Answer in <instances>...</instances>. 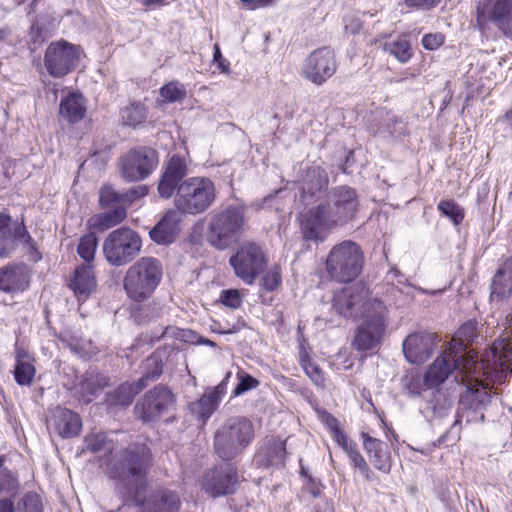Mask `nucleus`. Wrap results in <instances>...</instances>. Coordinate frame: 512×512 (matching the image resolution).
Here are the masks:
<instances>
[{
  "label": "nucleus",
  "mask_w": 512,
  "mask_h": 512,
  "mask_svg": "<svg viewBox=\"0 0 512 512\" xmlns=\"http://www.w3.org/2000/svg\"><path fill=\"white\" fill-rule=\"evenodd\" d=\"M150 459V449L145 444H135L119 451L109 462L108 472L121 485L123 498L138 493Z\"/></svg>",
  "instance_id": "1"
},
{
  "label": "nucleus",
  "mask_w": 512,
  "mask_h": 512,
  "mask_svg": "<svg viewBox=\"0 0 512 512\" xmlns=\"http://www.w3.org/2000/svg\"><path fill=\"white\" fill-rule=\"evenodd\" d=\"M328 198L332 203L322 202L302 212L300 224H336L338 219L353 220L359 205L353 188L346 185L333 187Z\"/></svg>",
  "instance_id": "2"
},
{
  "label": "nucleus",
  "mask_w": 512,
  "mask_h": 512,
  "mask_svg": "<svg viewBox=\"0 0 512 512\" xmlns=\"http://www.w3.org/2000/svg\"><path fill=\"white\" fill-rule=\"evenodd\" d=\"M163 265L158 258L143 256L128 267L123 277V288L134 302L149 299L163 278Z\"/></svg>",
  "instance_id": "3"
},
{
  "label": "nucleus",
  "mask_w": 512,
  "mask_h": 512,
  "mask_svg": "<svg viewBox=\"0 0 512 512\" xmlns=\"http://www.w3.org/2000/svg\"><path fill=\"white\" fill-rule=\"evenodd\" d=\"M253 422L245 416L227 418L214 433V451L224 461H231L252 443Z\"/></svg>",
  "instance_id": "4"
},
{
  "label": "nucleus",
  "mask_w": 512,
  "mask_h": 512,
  "mask_svg": "<svg viewBox=\"0 0 512 512\" xmlns=\"http://www.w3.org/2000/svg\"><path fill=\"white\" fill-rule=\"evenodd\" d=\"M488 351L489 349L484 352L481 362H477V368L472 369V373L465 378L463 384L466 385L467 390L460 399V405L463 407L477 410L490 402L488 387L478 379L480 370H483V374L495 377L498 381L505 380L508 375L512 374V360L507 362V367H504L499 362L493 363L485 359Z\"/></svg>",
  "instance_id": "5"
},
{
  "label": "nucleus",
  "mask_w": 512,
  "mask_h": 512,
  "mask_svg": "<svg viewBox=\"0 0 512 512\" xmlns=\"http://www.w3.org/2000/svg\"><path fill=\"white\" fill-rule=\"evenodd\" d=\"M476 368V359L458 355L455 347H448L429 366L424 375V386L437 387L449 376H453L457 383H464L465 378L472 373V369Z\"/></svg>",
  "instance_id": "6"
},
{
  "label": "nucleus",
  "mask_w": 512,
  "mask_h": 512,
  "mask_svg": "<svg viewBox=\"0 0 512 512\" xmlns=\"http://www.w3.org/2000/svg\"><path fill=\"white\" fill-rule=\"evenodd\" d=\"M363 266V251L357 243L351 240L334 245L325 262L328 275L338 282L353 281L360 275Z\"/></svg>",
  "instance_id": "7"
},
{
  "label": "nucleus",
  "mask_w": 512,
  "mask_h": 512,
  "mask_svg": "<svg viewBox=\"0 0 512 512\" xmlns=\"http://www.w3.org/2000/svg\"><path fill=\"white\" fill-rule=\"evenodd\" d=\"M147 185H137L119 193L110 186L102 187L99 192V203L105 211L91 217L87 224H120L127 216V207L137 199L148 194Z\"/></svg>",
  "instance_id": "8"
},
{
  "label": "nucleus",
  "mask_w": 512,
  "mask_h": 512,
  "mask_svg": "<svg viewBox=\"0 0 512 512\" xmlns=\"http://www.w3.org/2000/svg\"><path fill=\"white\" fill-rule=\"evenodd\" d=\"M216 188L206 177H190L182 182L175 193V207L183 214L197 215L205 212L215 201Z\"/></svg>",
  "instance_id": "9"
},
{
  "label": "nucleus",
  "mask_w": 512,
  "mask_h": 512,
  "mask_svg": "<svg viewBox=\"0 0 512 512\" xmlns=\"http://www.w3.org/2000/svg\"><path fill=\"white\" fill-rule=\"evenodd\" d=\"M142 249L140 235L128 226L112 231L103 243V253L107 262L116 267L132 262Z\"/></svg>",
  "instance_id": "10"
},
{
  "label": "nucleus",
  "mask_w": 512,
  "mask_h": 512,
  "mask_svg": "<svg viewBox=\"0 0 512 512\" xmlns=\"http://www.w3.org/2000/svg\"><path fill=\"white\" fill-rule=\"evenodd\" d=\"M387 309L383 303H376L360 317L362 322L355 332L352 346L357 351H369L377 347L385 332Z\"/></svg>",
  "instance_id": "11"
},
{
  "label": "nucleus",
  "mask_w": 512,
  "mask_h": 512,
  "mask_svg": "<svg viewBox=\"0 0 512 512\" xmlns=\"http://www.w3.org/2000/svg\"><path fill=\"white\" fill-rule=\"evenodd\" d=\"M376 303H383L378 299L369 298L368 288L355 283L335 292L333 309L345 318H360L366 314L368 308Z\"/></svg>",
  "instance_id": "12"
},
{
  "label": "nucleus",
  "mask_w": 512,
  "mask_h": 512,
  "mask_svg": "<svg viewBox=\"0 0 512 512\" xmlns=\"http://www.w3.org/2000/svg\"><path fill=\"white\" fill-rule=\"evenodd\" d=\"M81 48L64 39L51 42L44 54V67L53 78H62L77 67Z\"/></svg>",
  "instance_id": "13"
},
{
  "label": "nucleus",
  "mask_w": 512,
  "mask_h": 512,
  "mask_svg": "<svg viewBox=\"0 0 512 512\" xmlns=\"http://www.w3.org/2000/svg\"><path fill=\"white\" fill-rule=\"evenodd\" d=\"M230 265L237 277L246 284L252 285L257 276L263 272L267 265L266 256L262 248L254 242H245L230 257Z\"/></svg>",
  "instance_id": "14"
},
{
  "label": "nucleus",
  "mask_w": 512,
  "mask_h": 512,
  "mask_svg": "<svg viewBox=\"0 0 512 512\" xmlns=\"http://www.w3.org/2000/svg\"><path fill=\"white\" fill-rule=\"evenodd\" d=\"M476 12L481 31L493 24L506 38L512 39V0H480Z\"/></svg>",
  "instance_id": "15"
},
{
  "label": "nucleus",
  "mask_w": 512,
  "mask_h": 512,
  "mask_svg": "<svg viewBox=\"0 0 512 512\" xmlns=\"http://www.w3.org/2000/svg\"><path fill=\"white\" fill-rule=\"evenodd\" d=\"M158 165V153L149 147H137L121 158V174L127 182L148 178Z\"/></svg>",
  "instance_id": "16"
},
{
  "label": "nucleus",
  "mask_w": 512,
  "mask_h": 512,
  "mask_svg": "<svg viewBox=\"0 0 512 512\" xmlns=\"http://www.w3.org/2000/svg\"><path fill=\"white\" fill-rule=\"evenodd\" d=\"M173 404L172 392L167 387L158 385L136 403L134 411L137 418L143 422H153L166 413Z\"/></svg>",
  "instance_id": "17"
},
{
  "label": "nucleus",
  "mask_w": 512,
  "mask_h": 512,
  "mask_svg": "<svg viewBox=\"0 0 512 512\" xmlns=\"http://www.w3.org/2000/svg\"><path fill=\"white\" fill-rule=\"evenodd\" d=\"M336 69L333 50L322 47L309 54L303 64L302 73L305 79L320 86L335 74Z\"/></svg>",
  "instance_id": "18"
},
{
  "label": "nucleus",
  "mask_w": 512,
  "mask_h": 512,
  "mask_svg": "<svg viewBox=\"0 0 512 512\" xmlns=\"http://www.w3.org/2000/svg\"><path fill=\"white\" fill-rule=\"evenodd\" d=\"M237 483L236 467L226 464L207 471L201 480V487L210 496L221 497L234 493Z\"/></svg>",
  "instance_id": "19"
},
{
  "label": "nucleus",
  "mask_w": 512,
  "mask_h": 512,
  "mask_svg": "<svg viewBox=\"0 0 512 512\" xmlns=\"http://www.w3.org/2000/svg\"><path fill=\"white\" fill-rule=\"evenodd\" d=\"M188 171L186 159L178 154L172 155L162 166L157 188L160 197L171 198L187 179Z\"/></svg>",
  "instance_id": "20"
},
{
  "label": "nucleus",
  "mask_w": 512,
  "mask_h": 512,
  "mask_svg": "<svg viewBox=\"0 0 512 512\" xmlns=\"http://www.w3.org/2000/svg\"><path fill=\"white\" fill-rule=\"evenodd\" d=\"M231 376L228 372L225 378L215 387L208 388L205 393L196 401L189 404L188 408L203 425L207 423L212 414L217 410L223 396L226 393L227 382Z\"/></svg>",
  "instance_id": "21"
},
{
  "label": "nucleus",
  "mask_w": 512,
  "mask_h": 512,
  "mask_svg": "<svg viewBox=\"0 0 512 512\" xmlns=\"http://www.w3.org/2000/svg\"><path fill=\"white\" fill-rule=\"evenodd\" d=\"M328 186V172L320 166L311 167L307 170L300 187V203L308 206L317 202L320 196L327 191Z\"/></svg>",
  "instance_id": "22"
},
{
  "label": "nucleus",
  "mask_w": 512,
  "mask_h": 512,
  "mask_svg": "<svg viewBox=\"0 0 512 512\" xmlns=\"http://www.w3.org/2000/svg\"><path fill=\"white\" fill-rule=\"evenodd\" d=\"M435 346V337L431 333H412L403 342V353L408 362L422 364L429 359Z\"/></svg>",
  "instance_id": "23"
},
{
  "label": "nucleus",
  "mask_w": 512,
  "mask_h": 512,
  "mask_svg": "<svg viewBox=\"0 0 512 512\" xmlns=\"http://www.w3.org/2000/svg\"><path fill=\"white\" fill-rule=\"evenodd\" d=\"M360 437L363 442V449L372 465L383 473H390L392 458L387 444L380 439L370 436L367 432H361Z\"/></svg>",
  "instance_id": "24"
},
{
  "label": "nucleus",
  "mask_w": 512,
  "mask_h": 512,
  "mask_svg": "<svg viewBox=\"0 0 512 512\" xmlns=\"http://www.w3.org/2000/svg\"><path fill=\"white\" fill-rule=\"evenodd\" d=\"M29 282V271L23 264H8L0 268V291L2 292H23L29 287Z\"/></svg>",
  "instance_id": "25"
},
{
  "label": "nucleus",
  "mask_w": 512,
  "mask_h": 512,
  "mask_svg": "<svg viewBox=\"0 0 512 512\" xmlns=\"http://www.w3.org/2000/svg\"><path fill=\"white\" fill-rule=\"evenodd\" d=\"M148 363L156 365V371L153 372L151 378L154 379L162 373V369L158 367L156 358L148 359ZM150 379V376L146 374L138 382L135 383H123L114 392L107 395V402L110 405L128 406L132 403L134 397L144 388L145 380Z\"/></svg>",
  "instance_id": "26"
},
{
  "label": "nucleus",
  "mask_w": 512,
  "mask_h": 512,
  "mask_svg": "<svg viewBox=\"0 0 512 512\" xmlns=\"http://www.w3.org/2000/svg\"><path fill=\"white\" fill-rule=\"evenodd\" d=\"M97 287V280L91 265H79L69 281V288L78 301L87 300Z\"/></svg>",
  "instance_id": "27"
},
{
  "label": "nucleus",
  "mask_w": 512,
  "mask_h": 512,
  "mask_svg": "<svg viewBox=\"0 0 512 512\" xmlns=\"http://www.w3.org/2000/svg\"><path fill=\"white\" fill-rule=\"evenodd\" d=\"M50 425L62 438L75 437L79 434L82 428L80 416L77 413L62 407H56L52 411Z\"/></svg>",
  "instance_id": "28"
},
{
  "label": "nucleus",
  "mask_w": 512,
  "mask_h": 512,
  "mask_svg": "<svg viewBox=\"0 0 512 512\" xmlns=\"http://www.w3.org/2000/svg\"><path fill=\"white\" fill-rule=\"evenodd\" d=\"M32 241L26 226H0V258L8 257L18 245L32 247Z\"/></svg>",
  "instance_id": "29"
},
{
  "label": "nucleus",
  "mask_w": 512,
  "mask_h": 512,
  "mask_svg": "<svg viewBox=\"0 0 512 512\" xmlns=\"http://www.w3.org/2000/svg\"><path fill=\"white\" fill-rule=\"evenodd\" d=\"M205 232L208 243L219 250H224L236 243L243 234L242 226H207Z\"/></svg>",
  "instance_id": "30"
},
{
  "label": "nucleus",
  "mask_w": 512,
  "mask_h": 512,
  "mask_svg": "<svg viewBox=\"0 0 512 512\" xmlns=\"http://www.w3.org/2000/svg\"><path fill=\"white\" fill-rule=\"evenodd\" d=\"M60 115L69 123L81 121L86 113L84 98L80 93H70L63 98L59 107Z\"/></svg>",
  "instance_id": "31"
},
{
  "label": "nucleus",
  "mask_w": 512,
  "mask_h": 512,
  "mask_svg": "<svg viewBox=\"0 0 512 512\" xmlns=\"http://www.w3.org/2000/svg\"><path fill=\"white\" fill-rule=\"evenodd\" d=\"M340 447L345 451L350 464L360 472L366 481L372 482L376 479L375 473L370 468L363 455L359 452L354 441L349 439Z\"/></svg>",
  "instance_id": "32"
},
{
  "label": "nucleus",
  "mask_w": 512,
  "mask_h": 512,
  "mask_svg": "<svg viewBox=\"0 0 512 512\" xmlns=\"http://www.w3.org/2000/svg\"><path fill=\"white\" fill-rule=\"evenodd\" d=\"M108 385V379L95 373H87L80 381L78 391L84 403H90L97 393Z\"/></svg>",
  "instance_id": "33"
},
{
  "label": "nucleus",
  "mask_w": 512,
  "mask_h": 512,
  "mask_svg": "<svg viewBox=\"0 0 512 512\" xmlns=\"http://www.w3.org/2000/svg\"><path fill=\"white\" fill-rule=\"evenodd\" d=\"M478 336V324L476 321L470 320L464 323L457 331L458 340L454 339V343L449 347H455L458 351V355H464L465 357H474L467 351V344L472 343Z\"/></svg>",
  "instance_id": "34"
},
{
  "label": "nucleus",
  "mask_w": 512,
  "mask_h": 512,
  "mask_svg": "<svg viewBox=\"0 0 512 512\" xmlns=\"http://www.w3.org/2000/svg\"><path fill=\"white\" fill-rule=\"evenodd\" d=\"M36 374V369L30 357L25 352H19L14 367V378L18 385L30 386Z\"/></svg>",
  "instance_id": "35"
},
{
  "label": "nucleus",
  "mask_w": 512,
  "mask_h": 512,
  "mask_svg": "<svg viewBox=\"0 0 512 512\" xmlns=\"http://www.w3.org/2000/svg\"><path fill=\"white\" fill-rule=\"evenodd\" d=\"M383 50L403 64L407 63L413 56L411 43L406 35H401L396 39L385 42Z\"/></svg>",
  "instance_id": "36"
},
{
  "label": "nucleus",
  "mask_w": 512,
  "mask_h": 512,
  "mask_svg": "<svg viewBox=\"0 0 512 512\" xmlns=\"http://www.w3.org/2000/svg\"><path fill=\"white\" fill-rule=\"evenodd\" d=\"M84 447L92 453L111 454L114 444L104 432H92L85 436Z\"/></svg>",
  "instance_id": "37"
},
{
  "label": "nucleus",
  "mask_w": 512,
  "mask_h": 512,
  "mask_svg": "<svg viewBox=\"0 0 512 512\" xmlns=\"http://www.w3.org/2000/svg\"><path fill=\"white\" fill-rule=\"evenodd\" d=\"M329 233L328 226H300L302 245L307 249H311L313 246L317 247L324 242Z\"/></svg>",
  "instance_id": "38"
},
{
  "label": "nucleus",
  "mask_w": 512,
  "mask_h": 512,
  "mask_svg": "<svg viewBox=\"0 0 512 512\" xmlns=\"http://www.w3.org/2000/svg\"><path fill=\"white\" fill-rule=\"evenodd\" d=\"M246 208L240 204H232L221 208L215 214L216 224H243Z\"/></svg>",
  "instance_id": "39"
},
{
  "label": "nucleus",
  "mask_w": 512,
  "mask_h": 512,
  "mask_svg": "<svg viewBox=\"0 0 512 512\" xmlns=\"http://www.w3.org/2000/svg\"><path fill=\"white\" fill-rule=\"evenodd\" d=\"M147 117V110L141 103H132L121 110V118L126 126L137 127Z\"/></svg>",
  "instance_id": "40"
},
{
  "label": "nucleus",
  "mask_w": 512,
  "mask_h": 512,
  "mask_svg": "<svg viewBox=\"0 0 512 512\" xmlns=\"http://www.w3.org/2000/svg\"><path fill=\"white\" fill-rule=\"evenodd\" d=\"M61 341L71 350V352L81 358L88 357L93 353L92 342L88 339L75 335H68L62 337Z\"/></svg>",
  "instance_id": "41"
},
{
  "label": "nucleus",
  "mask_w": 512,
  "mask_h": 512,
  "mask_svg": "<svg viewBox=\"0 0 512 512\" xmlns=\"http://www.w3.org/2000/svg\"><path fill=\"white\" fill-rule=\"evenodd\" d=\"M159 94L164 102H182L186 98V88L179 81H171L160 88Z\"/></svg>",
  "instance_id": "42"
},
{
  "label": "nucleus",
  "mask_w": 512,
  "mask_h": 512,
  "mask_svg": "<svg viewBox=\"0 0 512 512\" xmlns=\"http://www.w3.org/2000/svg\"><path fill=\"white\" fill-rule=\"evenodd\" d=\"M179 231L178 226H153L149 235L157 244L168 245L176 240Z\"/></svg>",
  "instance_id": "43"
},
{
  "label": "nucleus",
  "mask_w": 512,
  "mask_h": 512,
  "mask_svg": "<svg viewBox=\"0 0 512 512\" xmlns=\"http://www.w3.org/2000/svg\"><path fill=\"white\" fill-rule=\"evenodd\" d=\"M97 245L98 239L95 234L89 233L81 237L77 252L78 255L87 263V265H90V263L94 260Z\"/></svg>",
  "instance_id": "44"
},
{
  "label": "nucleus",
  "mask_w": 512,
  "mask_h": 512,
  "mask_svg": "<svg viewBox=\"0 0 512 512\" xmlns=\"http://www.w3.org/2000/svg\"><path fill=\"white\" fill-rule=\"evenodd\" d=\"M438 210L453 224H461L464 219V209L454 200H441L438 204Z\"/></svg>",
  "instance_id": "45"
},
{
  "label": "nucleus",
  "mask_w": 512,
  "mask_h": 512,
  "mask_svg": "<svg viewBox=\"0 0 512 512\" xmlns=\"http://www.w3.org/2000/svg\"><path fill=\"white\" fill-rule=\"evenodd\" d=\"M17 512H43L40 496L34 492L26 493L17 504Z\"/></svg>",
  "instance_id": "46"
},
{
  "label": "nucleus",
  "mask_w": 512,
  "mask_h": 512,
  "mask_svg": "<svg viewBox=\"0 0 512 512\" xmlns=\"http://www.w3.org/2000/svg\"><path fill=\"white\" fill-rule=\"evenodd\" d=\"M286 448L285 444L281 441L273 442L267 447V462L271 466L284 467Z\"/></svg>",
  "instance_id": "47"
},
{
  "label": "nucleus",
  "mask_w": 512,
  "mask_h": 512,
  "mask_svg": "<svg viewBox=\"0 0 512 512\" xmlns=\"http://www.w3.org/2000/svg\"><path fill=\"white\" fill-rule=\"evenodd\" d=\"M322 421L329 429L333 439L339 446L349 440L345 432L340 428L338 420L333 415L328 412H324L322 414Z\"/></svg>",
  "instance_id": "48"
},
{
  "label": "nucleus",
  "mask_w": 512,
  "mask_h": 512,
  "mask_svg": "<svg viewBox=\"0 0 512 512\" xmlns=\"http://www.w3.org/2000/svg\"><path fill=\"white\" fill-rule=\"evenodd\" d=\"M301 366L303 367L306 375L318 387L324 386V377L320 367L311 361L308 357L301 359Z\"/></svg>",
  "instance_id": "49"
},
{
  "label": "nucleus",
  "mask_w": 512,
  "mask_h": 512,
  "mask_svg": "<svg viewBox=\"0 0 512 512\" xmlns=\"http://www.w3.org/2000/svg\"><path fill=\"white\" fill-rule=\"evenodd\" d=\"M300 474L304 478L303 491L309 493L314 498L320 497L321 482L313 478L303 466H301Z\"/></svg>",
  "instance_id": "50"
},
{
  "label": "nucleus",
  "mask_w": 512,
  "mask_h": 512,
  "mask_svg": "<svg viewBox=\"0 0 512 512\" xmlns=\"http://www.w3.org/2000/svg\"><path fill=\"white\" fill-rule=\"evenodd\" d=\"M282 278L277 266L272 267L261 279V286L267 291L275 290L281 284Z\"/></svg>",
  "instance_id": "51"
},
{
  "label": "nucleus",
  "mask_w": 512,
  "mask_h": 512,
  "mask_svg": "<svg viewBox=\"0 0 512 512\" xmlns=\"http://www.w3.org/2000/svg\"><path fill=\"white\" fill-rule=\"evenodd\" d=\"M19 487V483L17 478L6 469L0 475V492L8 493L14 495Z\"/></svg>",
  "instance_id": "52"
},
{
  "label": "nucleus",
  "mask_w": 512,
  "mask_h": 512,
  "mask_svg": "<svg viewBox=\"0 0 512 512\" xmlns=\"http://www.w3.org/2000/svg\"><path fill=\"white\" fill-rule=\"evenodd\" d=\"M238 378L239 383L232 392L233 396H239L248 390L256 388L259 384L258 380L245 373H238Z\"/></svg>",
  "instance_id": "53"
},
{
  "label": "nucleus",
  "mask_w": 512,
  "mask_h": 512,
  "mask_svg": "<svg viewBox=\"0 0 512 512\" xmlns=\"http://www.w3.org/2000/svg\"><path fill=\"white\" fill-rule=\"evenodd\" d=\"M220 301L223 305L232 309H237L242 305V297L236 289L223 290L220 295Z\"/></svg>",
  "instance_id": "54"
},
{
  "label": "nucleus",
  "mask_w": 512,
  "mask_h": 512,
  "mask_svg": "<svg viewBox=\"0 0 512 512\" xmlns=\"http://www.w3.org/2000/svg\"><path fill=\"white\" fill-rule=\"evenodd\" d=\"M190 336H192V331L190 330L167 326L162 332V334L159 337H157V340H160L161 338L170 337L183 341H191Z\"/></svg>",
  "instance_id": "55"
},
{
  "label": "nucleus",
  "mask_w": 512,
  "mask_h": 512,
  "mask_svg": "<svg viewBox=\"0 0 512 512\" xmlns=\"http://www.w3.org/2000/svg\"><path fill=\"white\" fill-rule=\"evenodd\" d=\"M445 37L441 33H428L422 38V45L427 50H436L444 44Z\"/></svg>",
  "instance_id": "56"
},
{
  "label": "nucleus",
  "mask_w": 512,
  "mask_h": 512,
  "mask_svg": "<svg viewBox=\"0 0 512 512\" xmlns=\"http://www.w3.org/2000/svg\"><path fill=\"white\" fill-rule=\"evenodd\" d=\"M440 2L441 0H404L407 7L423 11L435 8Z\"/></svg>",
  "instance_id": "57"
},
{
  "label": "nucleus",
  "mask_w": 512,
  "mask_h": 512,
  "mask_svg": "<svg viewBox=\"0 0 512 512\" xmlns=\"http://www.w3.org/2000/svg\"><path fill=\"white\" fill-rule=\"evenodd\" d=\"M422 385H424V377L420 375L411 376L406 384V389L410 396L419 395L421 392Z\"/></svg>",
  "instance_id": "58"
},
{
  "label": "nucleus",
  "mask_w": 512,
  "mask_h": 512,
  "mask_svg": "<svg viewBox=\"0 0 512 512\" xmlns=\"http://www.w3.org/2000/svg\"><path fill=\"white\" fill-rule=\"evenodd\" d=\"M44 28L40 26L38 23H33L30 27L29 36L31 39V42L37 46L44 42V36H43Z\"/></svg>",
  "instance_id": "59"
},
{
  "label": "nucleus",
  "mask_w": 512,
  "mask_h": 512,
  "mask_svg": "<svg viewBox=\"0 0 512 512\" xmlns=\"http://www.w3.org/2000/svg\"><path fill=\"white\" fill-rule=\"evenodd\" d=\"M180 214H183L178 208L168 210L156 224H179Z\"/></svg>",
  "instance_id": "60"
},
{
  "label": "nucleus",
  "mask_w": 512,
  "mask_h": 512,
  "mask_svg": "<svg viewBox=\"0 0 512 512\" xmlns=\"http://www.w3.org/2000/svg\"><path fill=\"white\" fill-rule=\"evenodd\" d=\"M213 61L217 64L218 68L222 72H227L229 69V62L223 58L222 53L218 45L214 46Z\"/></svg>",
  "instance_id": "61"
},
{
  "label": "nucleus",
  "mask_w": 512,
  "mask_h": 512,
  "mask_svg": "<svg viewBox=\"0 0 512 512\" xmlns=\"http://www.w3.org/2000/svg\"><path fill=\"white\" fill-rule=\"evenodd\" d=\"M362 28V24L357 19H351L345 24V31L350 34H357Z\"/></svg>",
  "instance_id": "62"
},
{
  "label": "nucleus",
  "mask_w": 512,
  "mask_h": 512,
  "mask_svg": "<svg viewBox=\"0 0 512 512\" xmlns=\"http://www.w3.org/2000/svg\"><path fill=\"white\" fill-rule=\"evenodd\" d=\"M248 9L254 10L258 7L267 6L271 0H240Z\"/></svg>",
  "instance_id": "63"
},
{
  "label": "nucleus",
  "mask_w": 512,
  "mask_h": 512,
  "mask_svg": "<svg viewBox=\"0 0 512 512\" xmlns=\"http://www.w3.org/2000/svg\"><path fill=\"white\" fill-rule=\"evenodd\" d=\"M0 512H15L14 502L11 498L0 499Z\"/></svg>",
  "instance_id": "64"
}]
</instances>
